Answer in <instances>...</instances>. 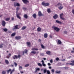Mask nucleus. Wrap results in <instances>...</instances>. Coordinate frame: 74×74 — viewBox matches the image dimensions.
<instances>
[{"label":"nucleus","instance_id":"obj_13","mask_svg":"<svg viewBox=\"0 0 74 74\" xmlns=\"http://www.w3.org/2000/svg\"><path fill=\"white\" fill-rule=\"evenodd\" d=\"M22 1L25 4H26L27 3H29V1L27 0H22Z\"/></svg>","mask_w":74,"mask_h":74},{"label":"nucleus","instance_id":"obj_4","mask_svg":"<svg viewBox=\"0 0 74 74\" xmlns=\"http://www.w3.org/2000/svg\"><path fill=\"white\" fill-rule=\"evenodd\" d=\"M52 28H53V29H54L55 30H56V32H58L60 30V29H59V28L56 27L55 26H53L52 27Z\"/></svg>","mask_w":74,"mask_h":74},{"label":"nucleus","instance_id":"obj_45","mask_svg":"<svg viewBox=\"0 0 74 74\" xmlns=\"http://www.w3.org/2000/svg\"><path fill=\"white\" fill-rule=\"evenodd\" d=\"M40 56H44V53H40Z\"/></svg>","mask_w":74,"mask_h":74},{"label":"nucleus","instance_id":"obj_56","mask_svg":"<svg viewBox=\"0 0 74 74\" xmlns=\"http://www.w3.org/2000/svg\"><path fill=\"white\" fill-rule=\"evenodd\" d=\"M20 73L21 74H23V71H20Z\"/></svg>","mask_w":74,"mask_h":74},{"label":"nucleus","instance_id":"obj_50","mask_svg":"<svg viewBox=\"0 0 74 74\" xmlns=\"http://www.w3.org/2000/svg\"><path fill=\"white\" fill-rule=\"evenodd\" d=\"M50 63H52V62H53V60H50Z\"/></svg>","mask_w":74,"mask_h":74},{"label":"nucleus","instance_id":"obj_40","mask_svg":"<svg viewBox=\"0 0 74 74\" xmlns=\"http://www.w3.org/2000/svg\"><path fill=\"white\" fill-rule=\"evenodd\" d=\"M6 73V72H5V71H3L2 72V74H5Z\"/></svg>","mask_w":74,"mask_h":74},{"label":"nucleus","instance_id":"obj_47","mask_svg":"<svg viewBox=\"0 0 74 74\" xmlns=\"http://www.w3.org/2000/svg\"><path fill=\"white\" fill-rule=\"evenodd\" d=\"M19 9H20V8H19L18 7L16 8V10H17V11H18V10H19Z\"/></svg>","mask_w":74,"mask_h":74},{"label":"nucleus","instance_id":"obj_38","mask_svg":"<svg viewBox=\"0 0 74 74\" xmlns=\"http://www.w3.org/2000/svg\"><path fill=\"white\" fill-rule=\"evenodd\" d=\"M3 44H1V45H0V48H3Z\"/></svg>","mask_w":74,"mask_h":74},{"label":"nucleus","instance_id":"obj_7","mask_svg":"<svg viewBox=\"0 0 74 74\" xmlns=\"http://www.w3.org/2000/svg\"><path fill=\"white\" fill-rule=\"evenodd\" d=\"M63 13L61 14H60V17L62 20H63V21H64L65 19V18H62V16H63Z\"/></svg>","mask_w":74,"mask_h":74},{"label":"nucleus","instance_id":"obj_31","mask_svg":"<svg viewBox=\"0 0 74 74\" xmlns=\"http://www.w3.org/2000/svg\"><path fill=\"white\" fill-rule=\"evenodd\" d=\"M26 27L24 26L23 27H22L21 29V30H25V29H26Z\"/></svg>","mask_w":74,"mask_h":74},{"label":"nucleus","instance_id":"obj_23","mask_svg":"<svg viewBox=\"0 0 74 74\" xmlns=\"http://www.w3.org/2000/svg\"><path fill=\"white\" fill-rule=\"evenodd\" d=\"M5 63L7 64H9V62L8 61V60H5Z\"/></svg>","mask_w":74,"mask_h":74},{"label":"nucleus","instance_id":"obj_5","mask_svg":"<svg viewBox=\"0 0 74 74\" xmlns=\"http://www.w3.org/2000/svg\"><path fill=\"white\" fill-rule=\"evenodd\" d=\"M16 16L17 18H18L19 19H21V17L19 16L18 14V10L16 11Z\"/></svg>","mask_w":74,"mask_h":74},{"label":"nucleus","instance_id":"obj_58","mask_svg":"<svg viewBox=\"0 0 74 74\" xmlns=\"http://www.w3.org/2000/svg\"><path fill=\"white\" fill-rule=\"evenodd\" d=\"M49 69H52V67H51V66H49Z\"/></svg>","mask_w":74,"mask_h":74},{"label":"nucleus","instance_id":"obj_17","mask_svg":"<svg viewBox=\"0 0 74 74\" xmlns=\"http://www.w3.org/2000/svg\"><path fill=\"white\" fill-rule=\"evenodd\" d=\"M56 23H59L60 24H61L62 23V22L58 20H56Z\"/></svg>","mask_w":74,"mask_h":74},{"label":"nucleus","instance_id":"obj_54","mask_svg":"<svg viewBox=\"0 0 74 74\" xmlns=\"http://www.w3.org/2000/svg\"><path fill=\"white\" fill-rule=\"evenodd\" d=\"M23 10H27V8H23Z\"/></svg>","mask_w":74,"mask_h":74},{"label":"nucleus","instance_id":"obj_43","mask_svg":"<svg viewBox=\"0 0 74 74\" xmlns=\"http://www.w3.org/2000/svg\"><path fill=\"white\" fill-rule=\"evenodd\" d=\"M41 46L42 48H45V47H44L42 45H41Z\"/></svg>","mask_w":74,"mask_h":74},{"label":"nucleus","instance_id":"obj_51","mask_svg":"<svg viewBox=\"0 0 74 74\" xmlns=\"http://www.w3.org/2000/svg\"><path fill=\"white\" fill-rule=\"evenodd\" d=\"M14 71V70H13L12 71H11L10 72V74H12V72H13V71Z\"/></svg>","mask_w":74,"mask_h":74},{"label":"nucleus","instance_id":"obj_16","mask_svg":"<svg viewBox=\"0 0 74 74\" xmlns=\"http://www.w3.org/2000/svg\"><path fill=\"white\" fill-rule=\"evenodd\" d=\"M27 45L28 47H30V42H27Z\"/></svg>","mask_w":74,"mask_h":74},{"label":"nucleus","instance_id":"obj_26","mask_svg":"<svg viewBox=\"0 0 74 74\" xmlns=\"http://www.w3.org/2000/svg\"><path fill=\"white\" fill-rule=\"evenodd\" d=\"M9 55L10 56H6L7 58H8V59H9V58H10V56H11V53L9 54Z\"/></svg>","mask_w":74,"mask_h":74},{"label":"nucleus","instance_id":"obj_42","mask_svg":"<svg viewBox=\"0 0 74 74\" xmlns=\"http://www.w3.org/2000/svg\"><path fill=\"white\" fill-rule=\"evenodd\" d=\"M56 61H58V60H59V58L57 57L56 58Z\"/></svg>","mask_w":74,"mask_h":74},{"label":"nucleus","instance_id":"obj_29","mask_svg":"<svg viewBox=\"0 0 74 74\" xmlns=\"http://www.w3.org/2000/svg\"><path fill=\"white\" fill-rule=\"evenodd\" d=\"M11 71V69H10L9 70H7V73H9L10 71Z\"/></svg>","mask_w":74,"mask_h":74},{"label":"nucleus","instance_id":"obj_3","mask_svg":"<svg viewBox=\"0 0 74 74\" xmlns=\"http://www.w3.org/2000/svg\"><path fill=\"white\" fill-rule=\"evenodd\" d=\"M42 4L44 7H47L49 5V3H45L44 2H43L42 3Z\"/></svg>","mask_w":74,"mask_h":74},{"label":"nucleus","instance_id":"obj_59","mask_svg":"<svg viewBox=\"0 0 74 74\" xmlns=\"http://www.w3.org/2000/svg\"><path fill=\"white\" fill-rule=\"evenodd\" d=\"M65 69H69V67H65Z\"/></svg>","mask_w":74,"mask_h":74},{"label":"nucleus","instance_id":"obj_49","mask_svg":"<svg viewBox=\"0 0 74 74\" xmlns=\"http://www.w3.org/2000/svg\"><path fill=\"white\" fill-rule=\"evenodd\" d=\"M64 34H67V32L66 31H65L64 32Z\"/></svg>","mask_w":74,"mask_h":74},{"label":"nucleus","instance_id":"obj_21","mask_svg":"<svg viewBox=\"0 0 74 74\" xmlns=\"http://www.w3.org/2000/svg\"><path fill=\"white\" fill-rule=\"evenodd\" d=\"M24 17L25 18V19H27L28 16H27V14H25L24 16Z\"/></svg>","mask_w":74,"mask_h":74},{"label":"nucleus","instance_id":"obj_37","mask_svg":"<svg viewBox=\"0 0 74 74\" xmlns=\"http://www.w3.org/2000/svg\"><path fill=\"white\" fill-rule=\"evenodd\" d=\"M38 65L39 66H42V64H41L40 63H38Z\"/></svg>","mask_w":74,"mask_h":74},{"label":"nucleus","instance_id":"obj_41","mask_svg":"<svg viewBox=\"0 0 74 74\" xmlns=\"http://www.w3.org/2000/svg\"><path fill=\"white\" fill-rule=\"evenodd\" d=\"M15 33H13L11 35V36H15Z\"/></svg>","mask_w":74,"mask_h":74},{"label":"nucleus","instance_id":"obj_12","mask_svg":"<svg viewBox=\"0 0 74 74\" xmlns=\"http://www.w3.org/2000/svg\"><path fill=\"white\" fill-rule=\"evenodd\" d=\"M44 37L45 38H47L48 37V34L47 33L45 34L44 35Z\"/></svg>","mask_w":74,"mask_h":74},{"label":"nucleus","instance_id":"obj_60","mask_svg":"<svg viewBox=\"0 0 74 74\" xmlns=\"http://www.w3.org/2000/svg\"><path fill=\"white\" fill-rule=\"evenodd\" d=\"M50 37L51 38H52V36L51 35L50 36Z\"/></svg>","mask_w":74,"mask_h":74},{"label":"nucleus","instance_id":"obj_35","mask_svg":"<svg viewBox=\"0 0 74 74\" xmlns=\"http://www.w3.org/2000/svg\"><path fill=\"white\" fill-rule=\"evenodd\" d=\"M56 72L57 74H59L60 73V71H56Z\"/></svg>","mask_w":74,"mask_h":74},{"label":"nucleus","instance_id":"obj_36","mask_svg":"<svg viewBox=\"0 0 74 74\" xmlns=\"http://www.w3.org/2000/svg\"><path fill=\"white\" fill-rule=\"evenodd\" d=\"M29 66V64H26L25 66V67H28V66Z\"/></svg>","mask_w":74,"mask_h":74},{"label":"nucleus","instance_id":"obj_11","mask_svg":"<svg viewBox=\"0 0 74 74\" xmlns=\"http://www.w3.org/2000/svg\"><path fill=\"white\" fill-rule=\"evenodd\" d=\"M51 52L50 51H47L46 52V53L48 55H51Z\"/></svg>","mask_w":74,"mask_h":74},{"label":"nucleus","instance_id":"obj_34","mask_svg":"<svg viewBox=\"0 0 74 74\" xmlns=\"http://www.w3.org/2000/svg\"><path fill=\"white\" fill-rule=\"evenodd\" d=\"M57 5L58 6H60H60H61V5H62V4L60 3H59L57 4Z\"/></svg>","mask_w":74,"mask_h":74},{"label":"nucleus","instance_id":"obj_25","mask_svg":"<svg viewBox=\"0 0 74 74\" xmlns=\"http://www.w3.org/2000/svg\"><path fill=\"white\" fill-rule=\"evenodd\" d=\"M40 69L38 68H36L35 72H37V71H40Z\"/></svg>","mask_w":74,"mask_h":74},{"label":"nucleus","instance_id":"obj_15","mask_svg":"<svg viewBox=\"0 0 74 74\" xmlns=\"http://www.w3.org/2000/svg\"><path fill=\"white\" fill-rule=\"evenodd\" d=\"M42 63V65L43 66H44V67H45L46 66V65L44 64V62L43 60H42L41 61Z\"/></svg>","mask_w":74,"mask_h":74},{"label":"nucleus","instance_id":"obj_63","mask_svg":"<svg viewBox=\"0 0 74 74\" xmlns=\"http://www.w3.org/2000/svg\"><path fill=\"white\" fill-rule=\"evenodd\" d=\"M38 40H39V41L40 42L41 41V40H40V39H39Z\"/></svg>","mask_w":74,"mask_h":74},{"label":"nucleus","instance_id":"obj_57","mask_svg":"<svg viewBox=\"0 0 74 74\" xmlns=\"http://www.w3.org/2000/svg\"><path fill=\"white\" fill-rule=\"evenodd\" d=\"M19 68L20 69H22V66H20L19 67Z\"/></svg>","mask_w":74,"mask_h":74},{"label":"nucleus","instance_id":"obj_18","mask_svg":"<svg viewBox=\"0 0 74 74\" xmlns=\"http://www.w3.org/2000/svg\"><path fill=\"white\" fill-rule=\"evenodd\" d=\"M15 38L16 39V40H19V39H21V37L20 36H16L15 37Z\"/></svg>","mask_w":74,"mask_h":74},{"label":"nucleus","instance_id":"obj_53","mask_svg":"<svg viewBox=\"0 0 74 74\" xmlns=\"http://www.w3.org/2000/svg\"><path fill=\"white\" fill-rule=\"evenodd\" d=\"M72 12L73 14H74V10H72Z\"/></svg>","mask_w":74,"mask_h":74},{"label":"nucleus","instance_id":"obj_24","mask_svg":"<svg viewBox=\"0 0 74 74\" xmlns=\"http://www.w3.org/2000/svg\"><path fill=\"white\" fill-rule=\"evenodd\" d=\"M37 30L38 32H40V31H41V28L40 27H39L38 28Z\"/></svg>","mask_w":74,"mask_h":74},{"label":"nucleus","instance_id":"obj_33","mask_svg":"<svg viewBox=\"0 0 74 74\" xmlns=\"http://www.w3.org/2000/svg\"><path fill=\"white\" fill-rule=\"evenodd\" d=\"M32 50H36V51H38V49L37 48H33L32 49Z\"/></svg>","mask_w":74,"mask_h":74},{"label":"nucleus","instance_id":"obj_64","mask_svg":"<svg viewBox=\"0 0 74 74\" xmlns=\"http://www.w3.org/2000/svg\"><path fill=\"white\" fill-rule=\"evenodd\" d=\"M43 59H44V60H46V58H44Z\"/></svg>","mask_w":74,"mask_h":74},{"label":"nucleus","instance_id":"obj_27","mask_svg":"<svg viewBox=\"0 0 74 74\" xmlns=\"http://www.w3.org/2000/svg\"><path fill=\"white\" fill-rule=\"evenodd\" d=\"M47 11L48 12V13H50V12H51V10L50 8L47 9Z\"/></svg>","mask_w":74,"mask_h":74},{"label":"nucleus","instance_id":"obj_10","mask_svg":"<svg viewBox=\"0 0 74 74\" xmlns=\"http://www.w3.org/2000/svg\"><path fill=\"white\" fill-rule=\"evenodd\" d=\"M53 18L54 19H57V18H58V16L57 14H56L55 15L53 16Z\"/></svg>","mask_w":74,"mask_h":74},{"label":"nucleus","instance_id":"obj_6","mask_svg":"<svg viewBox=\"0 0 74 74\" xmlns=\"http://www.w3.org/2000/svg\"><path fill=\"white\" fill-rule=\"evenodd\" d=\"M14 5V7H15L16 6H17V7H20L21 5L20 4L18 3H15Z\"/></svg>","mask_w":74,"mask_h":74},{"label":"nucleus","instance_id":"obj_32","mask_svg":"<svg viewBox=\"0 0 74 74\" xmlns=\"http://www.w3.org/2000/svg\"><path fill=\"white\" fill-rule=\"evenodd\" d=\"M32 53H33V54H36V52L35 51H32L31 52Z\"/></svg>","mask_w":74,"mask_h":74},{"label":"nucleus","instance_id":"obj_46","mask_svg":"<svg viewBox=\"0 0 74 74\" xmlns=\"http://www.w3.org/2000/svg\"><path fill=\"white\" fill-rule=\"evenodd\" d=\"M47 69H44V73H46V72H47Z\"/></svg>","mask_w":74,"mask_h":74},{"label":"nucleus","instance_id":"obj_55","mask_svg":"<svg viewBox=\"0 0 74 74\" xmlns=\"http://www.w3.org/2000/svg\"><path fill=\"white\" fill-rule=\"evenodd\" d=\"M48 65L49 66H51V64H50V63H48Z\"/></svg>","mask_w":74,"mask_h":74},{"label":"nucleus","instance_id":"obj_19","mask_svg":"<svg viewBox=\"0 0 74 74\" xmlns=\"http://www.w3.org/2000/svg\"><path fill=\"white\" fill-rule=\"evenodd\" d=\"M58 44H62V42L60 40H58Z\"/></svg>","mask_w":74,"mask_h":74},{"label":"nucleus","instance_id":"obj_2","mask_svg":"<svg viewBox=\"0 0 74 74\" xmlns=\"http://www.w3.org/2000/svg\"><path fill=\"white\" fill-rule=\"evenodd\" d=\"M71 62L72 63H67L66 64V66H68V65H71V66H74V60H72L71 61Z\"/></svg>","mask_w":74,"mask_h":74},{"label":"nucleus","instance_id":"obj_9","mask_svg":"<svg viewBox=\"0 0 74 74\" xmlns=\"http://www.w3.org/2000/svg\"><path fill=\"white\" fill-rule=\"evenodd\" d=\"M5 22L4 21H2V25L3 26H5Z\"/></svg>","mask_w":74,"mask_h":74},{"label":"nucleus","instance_id":"obj_52","mask_svg":"<svg viewBox=\"0 0 74 74\" xmlns=\"http://www.w3.org/2000/svg\"><path fill=\"white\" fill-rule=\"evenodd\" d=\"M8 33H11V31H9L8 32Z\"/></svg>","mask_w":74,"mask_h":74},{"label":"nucleus","instance_id":"obj_20","mask_svg":"<svg viewBox=\"0 0 74 74\" xmlns=\"http://www.w3.org/2000/svg\"><path fill=\"white\" fill-rule=\"evenodd\" d=\"M58 8L59 9V10H62L63 8V6L62 5H61V6H60Z\"/></svg>","mask_w":74,"mask_h":74},{"label":"nucleus","instance_id":"obj_30","mask_svg":"<svg viewBox=\"0 0 74 74\" xmlns=\"http://www.w3.org/2000/svg\"><path fill=\"white\" fill-rule=\"evenodd\" d=\"M10 18H7L5 19V21H10Z\"/></svg>","mask_w":74,"mask_h":74},{"label":"nucleus","instance_id":"obj_61","mask_svg":"<svg viewBox=\"0 0 74 74\" xmlns=\"http://www.w3.org/2000/svg\"><path fill=\"white\" fill-rule=\"evenodd\" d=\"M11 66L12 67H14V65L11 64Z\"/></svg>","mask_w":74,"mask_h":74},{"label":"nucleus","instance_id":"obj_14","mask_svg":"<svg viewBox=\"0 0 74 74\" xmlns=\"http://www.w3.org/2000/svg\"><path fill=\"white\" fill-rule=\"evenodd\" d=\"M38 15L39 16H42V14L40 11H39L38 13Z\"/></svg>","mask_w":74,"mask_h":74},{"label":"nucleus","instance_id":"obj_48","mask_svg":"<svg viewBox=\"0 0 74 74\" xmlns=\"http://www.w3.org/2000/svg\"><path fill=\"white\" fill-rule=\"evenodd\" d=\"M51 71L52 72V73H54L55 71V70L53 69H52L51 70Z\"/></svg>","mask_w":74,"mask_h":74},{"label":"nucleus","instance_id":"obj_44","mask_svg":"<svg viewBox=\"0 0 74 74\" xmlns=\"http://www.w3.org/2000/svg\"><path fill=\"white\" fill-rule=\"evenodd\" d=\"M14 64L15 67H16L18 64L16 63V62H14Z\"/></svg>","mask_w":74,"mask_h":74},{"label":"nucleus","instance_id":"obj_28","mask_svg":"<svg viewBox=\"0 0 74 74\" xmlns=\"http://www.w3.org/2000/svg\"><path fill=\"white\" fill-rule=\"evenodd\" d=\"M33 16L34 17V18H36L37 16H36V14H34L33 15Z\"/></svg>","mask_w":74,"mask_h":74},{"label":"nucleus","instance_id":"obj_22","mask_svg":"<svg viewBox=\"0 0 74 74\" xmlns=\"http://www.w3.org/2000/svg\"><path fill=\"white\" fill-rule=\"evenodd\" d=\"M25 51H23V55H24V54L25 53H27L28 51H27V49H25Z\"/></svg>","mask_w":74,"mask_h":74},{"label":"nucleus","instance_id":"obj_1","mask_svg":"<svg viewBox=\"0 0 74 74\" xmlns=\"http://www.w3.org/2000/svg\"><path fill=\"white\" fill-rule=\"evenodd\" d=\"M21 58V55L19 54L18 55V56H17L16 55H14V56H12V58L13 59H17L18 58H19V59H20Z\"/></svg>","mask_w":74,"mask_h":74},{"label":"nucleus","instance_id":"obj_39","mask_svg":"<svg viewBox=\"0 0 74 74\" xmlns=\"http://www.w3.org/2000/svg\"><path fill=\"white\" fill-rule=\"evenodd\" d=\"M3 30L5 32H6L7 31V29L6 28H5L3 29Z\"/></svg>","mask_w":74,"mask_h":74},{"label":"nucleus","instance_id":"obj_62","mask_svg":"<svg viewBox=\"0 0 74 74\" xmlns=\"http://www.w3.org/2000/svg\"><path fill=\"white\" fill-rule=\"evenodd\" d=\"M12 20H14V18L12 17Z\"/></svg>","mask_w":74,"mask_h":74},{"label":"nucleus","instance_id":"obj_8","mask_svg":"<svg viewBox=\"0 0 74 74\" xmlns=\"http://www.w3.org/2000/svg\"><path fill=\"white\" fill-rule=\"evenodd\" d=\"M18 27V25H16L14 26V27L13 28V30H15V29H19V28Z\"/></svg>","mask_w":74,"mask_h":74}]
</instances>
